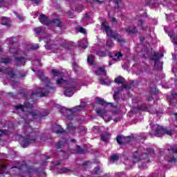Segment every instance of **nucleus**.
Returning a JSON list of instances; mask_svg holds the SVG:
<instances>
[{
  "mask_svg": "<svg viewBox=\"0 0 177 177\" xmlns=\"http://www.w3.org/2000/svg\"><path fill=\"white\" fill-rule=\"evenodd\" d=\"M7 95H8V96H10V97H13V99H16V95H15L13 93H8Z\"/></svg>",
  "mask_w": 177,
  "mask_h": 177,
  "instance_id": "obj_52",
  "label": "nucleus"
},
{
  "mask_svg": "<svg viewBox=\"0 0 177 177\" xmlns=\"http://www.w3.org/2000/svg\"><path fill=\"white\" fill-rule=\"evenodd\" d=\"M152 60L154 62V66L156 68H158V63H160V54L158 53H153V57Z\"/></svg>",
  "mask_w": 177,
  "mask_h": 177,
  "instance_id": "obj_13",
  "label": "nucleus"
},
{
  "mask_svg": "<svg viewBox=\"0 0 177 177\" xmlns=\"http://www.w3.org/2000/svg\"><path fill=\"white\" fill-rule=\"evenodd\" d=\"M107 22L104 21L102 24L101 27L102 30H104L107 37H109V38H113V39H115V41H118L119 44H122L125 42L124 41V39L121 37V35L117 32V31H114L110 28V26H107Z\"/></svg>",
  "mask_w": 177,
  "mask_h": 177,
  "instance_id": "obj_4",
  "label": "nucleus"
},
{
  "mask_svg": "<svg viewBox=\"0 0 177 177\" xmlns=\"http://www.w3.org/2000/svg\"><path fill=\"white\" fill-rule=\"evenodd\" d=\"M0 24L2 26H6V27L10 26V19L6 17H2L0 20Z\"/></svg>",
  "mask_w": 177,
  "mask_h": 177,
  "instance_id": "obj_14",
  "label": "nucleus"
},
{
  "mask_svg": "<svg viewBox=\"0 0 177 177\" xmlns=\"http://www.w3.org/2000/svg\"><path fill=\"white\" fill-rule=\"evenodd\" d=\"M171 151H172L173 154H177V147L171 148Z\"/></svg>",
  "mask_w": 177,
  "mask_h": 177,
  "instance_id": "obj_51",
  "label": "nucleus"
},
{
  "mask_svg": "<svg viewBox=\"0 0 177 177\" xmlns=\"http://www.w3.org/2000/svg\"><path fill=\"white\" fill-rule=\"evenodd\" d=\"M153 135L158 138H161V136H164V135L172 136V135H174V129H168L162 126L156 125V127L153 131Z\"/></svg>",
  "mask_w": 177,
  "mask_h": 177,
  "instance_id": "obj_5",
  "label": "nucleus"
},
{
  "mask_svg": "<svg viewBox=\"0 0 177 177\" xmlns=\"http://www.w3.org/2000/svg\"><path fill=\"white\" fill-rule=\"evenodd\" d=\"M51 73L54 77H57V75H59V71H57L56 69H53Z\"/></svg>",
  "mask_w": 177,
  "mask_h": 177,
  "instance_id": "obj_44",
  "label": "nucleus"
},
{
  "mask_svg": "<svg viewBox=\"0 0 177 177\" xmlns=\"http://www.w3.org/2000/svg\"><path fill=\"white\" fill-rule=\"evenodd\" d=\"M100 82L101 83L102 85H106V80L103 79H100Z\"/></svg>",
  "mask_w": 177,
  "mask_h": 177,
  "instance_id": "obj_57",
  "label": "nucleus"
},
{
  "mask_svg": "<svg viewBox=\"0 0 177 177\" xmlns=\"http://www.w3.org/2000/svg\"><path fill=\"white\" fill-rule=\"evenodd\" d=\"M39 48V45H38V44H32L30 46V49L32 50H37V49H38Z\"/></svg>",
  "mask_w": 177,
  "mask_h": 177,
  "instance_id": "obj_38",
  "label": "nucleus"
},
{
  "mask_svg": "<svg viewBox=\"0 0 177 177\" xmlns=\"http://www.w3.org/2000/svg\"><path fill=\"white\" fill-rule=\"evenodd\" d=\"M139 21H140L141 29L143 30H146V28L143 26V24H145V21L140 19Z\"/></svg>",
  "mask_w": 177,
  "mask_h": 177,
  "instance_id": "obj_45",
  "label": "nucleus"
},
{
  "mask_svg": "<svg viewBox=\"0 0 177 177\" xmlns=\"http://www.w3.org/2000/svg\"><path fill=\"white\" fill-rule=\"evenodd\" d=\"M36 75L41 82H44L45 86L48 88V89L42 88H37L36 92H32L30 99H34V96H37V97H45L46 96H48L49 93H50L51 90H55V87L50 86V84H52L50 82V80H49V78L47 77H45L42 71H37Z\"/></svg>",
  "mask_w": 177,
  "mask_h": 177,
  "instance_id": "obj_1",
  "label": "nucleus"
},
{
  "mask_svg": "<svg viewBox=\"0 0 177 177\" xmlns=\"http://www.w3.org/2000/svg\"><path fill=\"white\" fill-rule=\"evenodd\" d=\"M84 107H85V106H82V105L76 106L72 109V111H73V113H78V111H80L82 109H84Z\"/></svg>",
  "mask_w": 177,
  "mask_h": 177,
  "instance_id": "obj_27",
  "label": "nucleus"
},
{
  "mask_svg": "<svg viewBox=\"0 0 177 177\" xmlns=\"http://www.w3.org/2000/svg\"><path fill=\"white\" fill-rule=\"evenodd\" d=\"M39 21L44 26H49L50 21L48 19V17L45 14H41L39 17Z\"/></svg>",
  "mask_w": 177,
  "mask_h": 177,
  "instance_id": "obj_12",
  "label": "nucleus"
},
{
  "mask_svg": "<svg viewBox=\"0 0 177 177\" xmlns=\"http://www.w3.org/2000/svg\"><path fill=\"white\" fill-rule=\"evenodd\" d=\"M100 138L102 142H107V136H104V133L101 134Z\"/></svg>",
  "mask_w": 177,
  "mask_h": 177,
  "instance_id": "obj_43",
  "label": "nucleus"
},
{
  "mask_svg": "<svg viewBox=\"0 0 177 177\" xmlns=\"http://www.w3.org/2000/svg\"><path fill=\"white\" fill-rule=\"evenodd\" d=\"M89 164V161L88 160H85L83 163H82V166L83 167H86V165H88Z\"/></svg>",
  "mask_w": 177,
  "mask_h": 177,
  "instance_id": "obj_56",
  "label": "nucleus"
},
{
  "mask_svg": "<svg viewBox=\"0 0 177 177\" xmlns=\"http://www.w3.org/2000/svg\"><path fill=\"white\" fill-rule=\"evenodd\" d=\"M67 129L68 131H75V127H74L73 123H70L67 124Z\"/></svg>",
  "mask_w": 177,
  "mask_h": 177,
  "instance_id": "obj_33",
  "label": "nucleus"
},
{
  "mask_svg": "<svg viewBox=\"0 0 177 177\" xmlns=\"http://www.w3.org/2000/svg\"><path fill=\"white\" fill-rule=\"evenodd\" d=\"M87 2L91 0H86ZM103 3V1H100V0H92L91 5H93V3H98L99 5H102Z\"/></svg>",
  "mask_w": 177,
  "mask_h": 177,
  "instance_id": "obj_39",
  "label": "nucleus"
},
{
  "mask_svg": "<svg viewBox=\"0 0 177 177\" xmlns=\"http://www.w3.org/2000/svg\"><path fill=\"white\" fill-rule=\"evenodd\" d=\"M109 160L110 161H118L120 160V155L118 153H114L110 157Z\"/></svg>",
  "mask_w": 177,
  "mask_h": 177,
  "instance_id": "obj_23",
  "label": "nucleus"
},
{
  "mask_svg": "<svg viewBox=\"0 0 177 177\" xmlns=\"http://www.w3.org/2000/svg\"><path fill=\"white\" fill-rule=\"evenodd\" d=\"M71 169L66 168V167H62L61 169V172H62V174H68V172H71Z\"/></svg>",
  "mask_w": 177,
  "mask_h": 177,
  "instance_id": "obj_36",
  "label": "nucleus"
},
{
  "mask_svg": "<svg viewBox=\"0 0 177 177\" xmlns=\"http://www.w3.org/2000/svg\"><path fill=\"white\" fill-rule=\"evenodd\" d=\"M18 95H21L22 97H27V92H26V90L23 88L19 90Z\"/></svg>",
  "mask_w": 177,
  "mask_h": 177,
  "instance_id": "obj_31",
  "label": "nucleus"
},
{
  "mask_svg": "<svg viewBox=\"0 0 177 177\" xmlns=\"http://www.w3.org/2000/svg\"><path fill=\"white\" fill-rule=\"evenodd\" d=\"M151 154H154V149L152 148H147V152L142 153L141 158L142 160H149Z\"/></svg>",
  "mask_w": 177,
  "mask_h": 177,
  "instance_id": "obj_10",
  "label": "nucleus"
},
{
  "mask_svg": "<svg viewBox=\"0 0 177 177\" xmlns=\"http://www.w3.org/2000/svg\"><path fill=\"white\" fill-rule=\"evenodd\" d=\"M102 177H110V175L106 174L104 176H102Z\"/></svg>",
  "mask_w": 177,
  "mask_h": 177,
  "instance_id": "obj_64",
  "label": "nucleus"
},
{
  "mask_svg": "<svg viewBox=\"0 0 177 177\" xmlns=\"http://www.w3.org/2000/svg\"><path fill=\"white\" fill-rule=\"evenodd\" d=\"M94 174L95 175H97V174H99V171H100V167H97L94 168Z\"/></svg>",
  "mask_w": 177,
  "mask_h": 177,
  "instance_id": "obj_47",
  "label": "nucleus"
},
{
  "mask_svg": "<svg viewBox=\"0 0 177 177\" xmlns=\"http://www.w3.org/2000/svg\"><path fill=\"white\" fill-rule=\"evenodd\" d=\"M120 91H115L114 93H113V99L114 100H118V93Z\"/></svg>",
  "mask_w": 177,
  "mask_h": 177,
  "instance_id": "obj_46",
  "label": "nucleus"
},
{
  "mask_svg": "<svg viewBox=\"0 0 177 177\" xmlns=\"http://www.w3.org/2000/svg\"><path fill=\"white\" fill-rule=\"evenodd\" d=\"M7 75H9L10 78H15V77L16 76V73H15L13 69H8Z\"/></svg>",
  "mask_w": 177,
  "mask_h": 177,
  "instance_id": "obj_24",
  "label": "nucleus"
},
{
  "mask_svg": "<svg viewBox=\"0 0 177 177\" xmlns=\"http://www.w3.org/2000/svg\"><path fill=\"white\" fill-rule=\"evenodd\" d=\"M95 102L97 104H101L102 106H109V104H110L111 107H113V109H115L116 107L113 102H107L104 100L99 97H97L95 98Z\"/></svg>",
  "mask_w": 177,
  "mask_h": 177,
  "instance_id": "obj_8",
  "label": "nucleus"
},
{
  "mask_svg": "<svg viewBox=\"0 0 177 177\" xmlns=\"http://www.w3.org/2000/svg\"><path fill=\"white\" fill-rule=\"evenodd\" d=\"M123 86L120 88V92H122L124 89H127L128 88V85L125 84V82H124V84H122Z\"/></svg>",
  "mask_w": 177,
  "mask_h": 177,
  "instance_id": "obj_48",
  "label": "nucleus"
},
{
  "mask_svg": "<svg viewBox=\"0 0 177 177\" xmlns=\"http://www.w3.org/2000/svg\"><path fill=\"white\" fill-rule=\"evenodd\" d=\"M50 24H55L56 27H62V21L60 20V19L55 18L53 20L50 21L49 26H50Z\"/></svg>",
  "mask_w": 177,
  "mask_h": 177,
  "instance_id": "obj_16",
  "label": "nucleus"
},
{
  "mask_svg": "<svg viewBox=\"0 0 177 177\" xmlns=\"http://www.w3.org/2000/svg\"><path fill=\"white\" fill-rule=\"evenodd\" d=\"M106 46H108V48H113L114 46V41H113L111 39H107Z\"/></svg>",
  "mask_w": 177,
  "mask_h": 177,
  "instance_id": "obj_28",
  "label": "nucleus"
},
{
  "mask_svg": "<svg viewBox=\"0 0 177 177\" xmlns=\"http://www.w3.org/2000/svg\"><path fill=\"white\" fill-rule=\"evenodd\" d=\"M147 100H148V102H151V101L153 100V97L149 96V97L147 98Z\"/></svg>",
  "mask_w": 177,
  "mask_h": 177,
  "instance_id": "obj_62",
  "label": "nucleus"
},
{
  "mask_svg": "<svg viewBox=\"0 0 177 177\" xmlns=\"http://www.w3.org/2000/svg\"><path fill=\"white\" fill-rule=\"evenodd\" d=\"M2 135H3V131L0 129V139H1V138H2Z\"/></svg>",
  "mask_w": 177,
  "mask_h": 177,
  "instance_id": "obj_63",
  "label": "nucleus"
},
{
  "mask_svg": "<svg viewBox=\"0 0 177 177\" xmlns=\"http://www.w3.org/2000/svg\"><path fill=\"white\" fill-rule=\"evenodd\" d=\"M169 162H176V158L175 156H172L169 158Z\"/></svg>",
  "mask_w": 177,
  "mask_h": 177,
  "instance_id": "obj_49",
  "label": "nucleus"
},
{
  "mask_svg": "<svg viewBox=\"0 0 177 177\" xmlns=\"http://www.w3.org/2000/svg\"><path fill=\"white\" fill-rule=\"evenodd\" d=\"M48 115V111L45 109H40L37 111L32 110L28 111V117H31L32 120H42Z\"/></svg>",
  "mask_w": 177,
  "mask_h": 177,
  "instance_id": "obj_6",
  "label": "nucleus"
},
{
  "mask_svg": "<svg viewBox=\"0 0 177 177\" xmlns=\"http://www.w3.org/2000/svg\"><path fill=\"white\" fill-rule=\"evenodd\" d=\"M124 55L121 53V52H118L115 55V57H117V59L118 60H120V57H123Z\"/></svg>",
  "mask_w": 177,
  "mask_h": 177,
  "instance_id": "obj_42",
  "label": "nucleus"
},
{
  "mask_svg": "<svg viewBox=\"0 0 177 177\" xmlns=\"http://www.w3.org/2000/svg\"><path fill=\"white\" fill-rule=\"evenodd\" d=\"M0 63H3V64H9L12 63V57L10 56L7 57H1L0 58Z\"/></svg>",
  "mask_w": 177,
  "mask_h": 177,
  "instance_id": "obj_18",
  "label": "nucleus"
},
{
  "mask_svg": "<svg viewBox=\"0 0 177 177\" xmlns=\"http://www.w3.org/2000/svg\"><path fill=\"white\" fill-rule=\"evenodd\" d=\"M52 129L53 131H55V132L57 134V135H60L62 133H66V130L64 129H63V127H62V126L59 125V124H53L52 126Z\"/></svg>",
  "mask_w": 177,
  "mask_h": 177,
  "instance_id": "obj_11",
  "label": "nucleus"
},
{
  "mask_svg": "<svg viewBox=\"0 0 177 177\" xmlns=\"http://www.w3.org/2000/svg\"><path fill=\"white\" fill-rule=\"evenodd\" d=\"M8 70V68H5V69L2 68L1 73H3V74H7Z\"/></svg>",
  "mask_w": 177,
  "mask_h": 177,
  "instance_id": "obj_58",
  "label": "nucleus"
},
{
  "mask_svg": "<svg viewBox=\"0 0 177 177\" xmlns=\"http://www.w3.org/2000/svg\"><path fill=\"white\" fill-rule=\"evenodd\" d=\"M24 168H27L26 172L28 174H31L34 171V169H32V167H29L27 165V163L26 162H23L21 166L20 167L19 169H23Z\"/></svg>",
  "mask_w": 177,
  "mask_h": 177,
  "instance_id": "obj_15",
  "label": "nucleus"
},
{
  "mask_svg": "<svg viewBox=\"0 0 177 177\" xmlns=\"http://www.w3.org/2000/svg\"><path fill=\"white\" fill-rule=\"evenodd\" d=\"M124 30L129 35H131V34H138V27L135 25H129L124 28Z\"/></svg>",
  "mask_w": 177,
  "mask_h": 177,
  "instance_id": "obj_9",
  "label": "nucleus"
},
{
  "mask_svg": "<svg viewBox=\"0 0 177 177\" xmlns=\"http://www.w3.org/2000/svg\"><path fill=\"white\" fill-rule=\"evenodd\" d=\"M111 21H113L114 23H117V18H115V17H112V18H111Z\"/></svg>",
  "mask_w": 177,
  "mask_h": 177,
  "instance_id": "obj_60",
  "label": "nucleus"
},
{
  "mask_svg": "<svg viewBox=\"0 0 177 177\" xmlns=\"http://www.w3.org/2000/svg\"><path fill=\"white\" fill-rule=\"evenodd\" d=\"M124 82H125V79L122 76H119L115 78V82L118 84H124Z\"/></svg>",
  "mask_w": 177,
  "mask_h": 177,
  "instance_id": "obj_21",
  "label": "nucleus"
},
{
  "mask_svg": "<svg viewBox=\"0 0 177 177\" xmlns=\"http://www.w3.org/2000/svg\"><path fill=\"white\" fill-rule=\"evenodd\" d=\"M96 55H97V56H100V57H106L107 56V53H106V51L102 50L97 51Z\"/></svg>",
  "mask_w": 177,
  "mask_h": 177,
  "instance_id": "obj_29",
  "label": "nucleus"
},
{
  "mask_svg": "<svg viewBox=\"0 0 177 177\" xmlns=\"http://www.w3.org/2000/svg\"><path fill=\"white\" fill-rule=\"evenodd\" d=\"M77 30L81 34H86V30L83 27H79Z\"/></svg>",
  "mask_w": 177,
  "mask_h": 177,
  "instance_id": "obj_41",
  "label": "nucleus"
},
{
  "mask_svg": "<svg viewBox=\"0 0 177 177\" xmlns=\"http://www.w3.org/2000/svg\"><path fill=\"white\" fill-rule=\"evenodd\" d=\"M27 75L26 73H21L20 74V78H24V77H26Z\"/></svg>",
  "mask_w": 177,
  "mask_h": 177,
  "instance_id": "obj_59",
  "label": "nucleus"
},
{
  "mask_svg": "<svg viewBox=\"0 0 177 177\" xmlns=\"http://www.w3.org/2000/svg\"><path fill=\"white\" fill-rule=\"evenodd\" d=\"M169 102H170L171 104H174V103L177 104V93H171L170 98L169 99Z\"/></svg>",
  "mask_w": 177,
  "mask_h": 177,
  "instance_id": "obj_20",
  "label": "nucleus"
},
{
  "mask_svg": "<svg viewBox=\"0 0 177 177\" xmlns=\"http://www.w3.org/2000/svg\"><path fill=\"white\" fill-rule=\"evenodd\" d=\"M32 107V104H30V102H24V104H19L15 105L14 109L15 110H21L22 113H26V111H28V110H31Z\"/></svg>",
  "mask_w": 177,
  "mask_h": 177,
  "instance_id": "obj_7",
  "label": "nucleus"
},
{
  "mask_svg": "<svg viewBox=\"0 0 177 177\" xmlns=\"http://www.w3.org/2000/svg\"><path fill=\"white\" fill-rule=\"evenodd\" d=\"M94 60H95V55L91 54L88 56L87 62L89 64H91V66H93Z\"/></svg>",
  "mask_w": 177,
  "mask_h": 177,
  "instance_id": "obj_22",
  "label": "nucleus"
},
{
  "mask_svg": "<svg viewBox=\"0 0 177 177\" xmlns=\"http://www.w3.org/2000/svg\"><path fill=\"white\" fill-rule=\"evenodd\" d=\"M95 73L97 74V75H100V73H102L103 75H106V74H107V72L106 71V67L104 66L99 67L97 70L95 71Z\"/></svg>",
  "mask_w": 177,
  "mask_h": 177,
  "instance_id": "obj_17",
  "label": "nucleus"
},
{
  "mask_svg": "<svg viewBox=\"0 0 177 177\" xmlns=\"http://www.w3.org/2000/svg\"><path fill=\"white\" fill-rule=\"evenodd\" d=\"M76 147H77L76 153L77 154H84V153H85V150L81 148L80 145H77Z\"/></svg>",
  "mask_w": 177,
  "mask_h": 177,
  "instance_id": "obj_30",
  "label": "nucleus"
},
{
  "mask_svg": "<svg viewBox=\"0 0 177 177\" xmlns=\"http://www.w3.org/2000/svg\"><path fill=\"white\" fill-rule=\"evenodd\" d=\"M67 120H74V116L73 115H66Z\"/></svg>",
  "mask_w": 177,
  "mask_h": 177,
  "instance_id": "obj_54",
  "label": "nucleus"
},
{
  "mask_svg": "<svg viewBox=\"0 0 177 177\" xmlns=\"http://www.w3.org/2000/svg\"><path fill=\"white\" fill-rule=\"evenodd\" d=\"M96 113L99 115V117L103 118V117H104V114H106V110H104V109H97L96 111Z\"/></svg>",
  "mask_w": 177,
  "mask_h": 177,
  "instance_id": "obj_25",
  "label": "nucleus"
},
{
  "mask_svg": "<svg viewBox=\"0 0 177 177\" xmlns=\"http://www.w3.org/2000/svg\"><path fill=\"white\" fill-rule=\"evenodd\" d=\"M77 88H78V79L70 77L66 81L64 95L68 97H71L77 91Z\"/></svg>",
  "mask_w": 177,
  "mask_h": 177,
  "instance_id": "obj_3",
  "label": "nucleus"
},
{
  "mask_svg": "<svg viewBox=\"0 0 177 177\" xmlns=\"http://www.w3.org/2000/svg\"><path fill=\"white\" fill-rule=\"evenodd\" d=\"M56 45L53 44V41L52 40H47L46 41V48L47 49H53V48H55Z\"/></svg>",
  "mask_w": 177,
  "mask_h": 177,
  "instance_id": "obj_19",
  "label": "nucleus"
},
{
  "mask_svg": "<svg viewBox=\"0 0 177 177\" xmlns=\"http://www.w3.org/2000/svg\"><path fill=\"white\" fill-rule=\"evenodd\" d=\"M63 145H64V142L63 141H59L56 143L55 145V147L56 149H62V146H63Z\"/></svg>",
  "mask_w": 177,
  "mask_h": 177,
  "instance_id": "obj_35",
  "label": "nucleus"
},
{
  "mask_svg": "<svg viewBox=\"0 0 177 177\" xmlns=\"http://www.w3.org/2000/svg\"><path fill=\"white\" fill-rule=\"evenodd\" d=\"M116 141L118 143V145H120V146H123L124 142H122V136H118L116 137Z\"/></svg>",
  "mask_w": 177,
  "mask_h": 177,
  "instance_id": "obj_32",
  "label": "nucleus"
},
{
  "mask_svg": "<svg viewBox=\"0 0 177 177\" xmlns=\"http://www.w3.org/2000/svg\"><path fill=\"white\" fill-rule=\"evenodd\" d=\"M66 81H67V80H64L63 78H60V79L57 80V85L64 84L66 86Z\"/></svg>",
  "mask_w": 177,
  "mask_h": 177,
  "instance_id": "obj_34",
  "label": "nucleus"
},
{
  "mask_svg": "<svg viewBox=\"0 0 177 177\" xmlns=\"http://www.w3.org/2000/svg\"><path fill=\"white\" fill-rule=\"evenodd\" d=\"M35 32H36V35H39V34L42 32V28L41 27L35 28Z\"/></svg>",
  "mask_w": 177,
  "mask_h": 177,
  "instance_id": "obj_37",
  "label": "nucleus"
},
{
  "mask_svg": "<svg viewBox=\"0 0 177 177\" xmlns=\"http://www.w3.org/2000/svg\"><path fill=\"white\" fill-rule=\"evenodd\" d=\"M138 110H140L141 111H147L148 110L147 105H146V104H142L141 105H139L138 106Z\"/></svg>",
  "mask_w": 177,
  "mask_h": 177,
  "instance_id": "obj_26",
  "label": "nucleus"
},
{
  "mask_svg": "<svg viewBox=\"0 0 177 177\" xmlns=\"http://www.w3.org/2000/svg\"><path fill=\"white\" fill-rule=\"evenodd\" d=\"M172 42L174 45H177V37H174L173 38V40H172Z\"/></svg>",
  "mask_w": 177,
  "mask_h": 177,
  "instance_id": "obj_55",
  "label": "nucleus"
},
{
  "mask_svg": "<svg viewBox=\"0 0 177 177\" xmlns=\"http://www.w3.org/2000/svg\"><path fill=\"white\" fill-rule=\"evenodd\" d=\"M25 133V137L21 142L22 147H28L31 143H36L38 140V135L39 131L34 130L30 124H26L23 128Z\"/></svg>",
  "mask_w": 177,
  "mask_h": 177,
  "instance_id": "obj_2",
  "label": "nucleus"
},
{
  "mask_svg": "<svg viewBox=\"0 0 177 177\" xmlns=\"http://www.w3.org/2000/svg\"><path fill=\"white\" fill-rule=\"evenodd\" d=\"M85 131V127L84 126H80L79 127L78 133H81V132H84Z\"/></svg>",
  "mask_w": 177,
  "mask_h": 177,
  "instance_id": "obj_50",
  "label": "nucleus"
},
{
  "mask_svg": "<svg viewBox=\"0 0 177 177\" xmlns=\"http://www.w3.org/2000/svg\"><path fill=\"white\" fill-rule=\"evenodd\" d=\"M122 0H115V9H120V3Z\"/></svg>",
  "mask_w": 177,
  "mask_h": 177,
  "instance_id": "obj_40",
  "label": "nucleus"
},
{
  "mask_svg": "<svg viewBox=\"0 0 177 177\" xmlns=\"http://www.w3.org/2000/svg\"><path fill=\"white\" fill-rule=\"evenodd\" d=\"M30 1H35V3L36 5H38V3H39V1H40L41 0H30Z\"/></svg>",
  "mask_w": 177,
  "mask_h": 177,
  "instance_id": "obj_61",
  "label": "nucleus"
},
{
  "mask_svg": "<svg viewBox=\"0 0 177 177\" xmlns=\"http://www.w3.org/2000/svg\"><path fill=\"white\" fill-rule=\"evenodd\" d=\"M15 60H17L18 62H21L23 60V57H15Z\"/></svg>",
  "mask_w": 177,
  "mask_h": 177,
  "instance_id": "obj_53",
  "label": "nucleus"
}]
</instances>
